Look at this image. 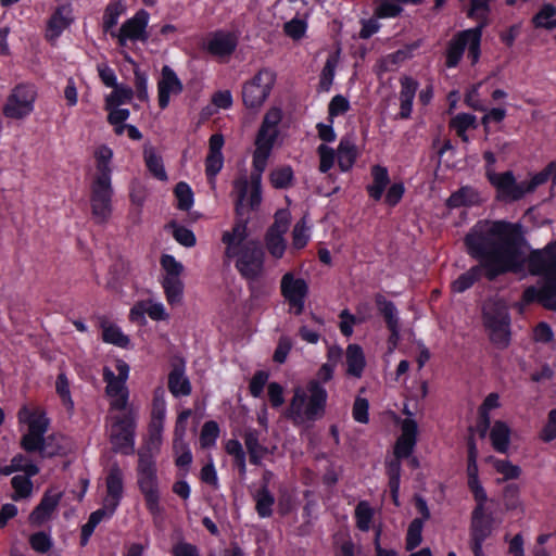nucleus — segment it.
I'll return each mask as SVG.
<instances>
[{"mask_svg": "<svg viewBox=\"0 0 556 556\" xmlns=\"http://www.w3.org/2000/svg\"><path fill=\"white\" fill-rule=\"evenodd\" d=\"M468 254L480 261L452 282V290L463 293L477 282L484 270L489 280L502 274L518 271L523 261L526 242L522 226L507 220H479L466 235Z\"/></svg>", "mask_w": 556, "mask_h": 556, "instance_id": "obj_1", "label": "nucleus"}, {"mask_svg": "<svg viewBox=\"0 0 556 556\" xmlns=\"http://www.w3.org/2000/svg\"><path fill=\"white\" fill-rule=\"evenodd\" d=\"M327 397V391L319 381L311 380L306 389L294 390L287 416L296 425L314 422L324 417Z\"/></svg>", "mask_w": 556, "mask_h": 556, "instance_id": "obj_2", "label": "nucleus"}, {"mask_svg": "<svg viewBox=\"0 0 556 556\" xmlns=\"http://www.w3.org/2000/svg\"><path fill=\"white\" fill-rule=\"evenodd\" d=\"M137 477L138 486L144 495L149 511L153 515L160 514L155 455L150 446L138 451Z\"/></svg>", "mask_w": 556, "mask_h": 556, "instance_id": "obj_3", "label": "nucleus"}, {"mask_svg": "<svg viewBox=\"0 0 556 556\" xmlns=\"http://www.w3.org/2000/svg\"><path fill=\"white\" fill-rule=\"evenodd\" d=\"M483 323L491 342L501 350L510 342V318L507 307L501 302H489L483 306Z\"/></svg>", "mask_w": 556, "mask_h": 556, "instance_id": "obj_4", "label": "nucleus"}, {"mask_svg": "<svg viewBox=\"0 0 556 556\" xmlns=\"http://www.w3.org/2000/svg\"><path fill=\"white\" fill-rule=\"evenodd\" d=\"M109 441L114 453L131 455L135 452V419L129 414L111 418Z\"/></svg>", "mask_w": 556, "mask_h": 556, "instance_id": "obj_5", "label": "nucleus"}, {"mask_svg": "<svg viewBox=\"0 0 556 556\" xmlns=\"http://www.w3.org/2000/svg\"><path fill=\"white\" fill-rule=\"evenodd\" d=\"M276 75L268 68H262L242 89L243 103L249 109H258L268 98Z\"/></svg>", "mask_w": 556, "mask_h": 556, "instance_id": "obj_6", "label": "nucleus"}, {"mask_svg": "<svg viewBox=\"0 0 556 556\" xmlns=\"http://www.w3.org/2000/svg\"><path fill=\"white\" fill-rule=\"evenodd\" d=\"M113 188L111 178H96L91 185V214L93 219L99 223H105L112 213Z\"/></svg>", "mask_w": 556, "mask_h": 556, "instance_id": "obj_7", "label": "nucleus"}, {"mask_svg": "<svg viewBox=\"0 0 556 556\" xmlns=\"http://www.w3.org/2000/svg\"><path fill=\"white\" fill-rule=\"evenodd\" d=\"M236 267L239 273L247 279L257 278L264 266V251L258 242L247 241L239 250H237Z\"/></svg>", "mask_w": 556, "mask_h": 556, "instance_id": "obj_8", "label": "nucleus"}, {"mask_svg": "<svg viewBox=\"0 0 556 556\" xmlns=\"http://www.w3.org/2000/svg\"><path fill=\"white\" fill-rule=\"evenodd\" d=\"M261 181L262 174L258 173H251L250 180L245 176L235 180L233 192L236 194V213L239 217H242L244 214L243 211L249 190L250 195L248 199V204L250 208L255 210L260 205L262 200Z\"/></svg>", "mask_w": 556, "mask_h": 556, "instance_id": "obj_9", "label": "nucleus"}, {"mask_svg": "<svg viewBox=\"0 0 556 556\" xmlns=\"http://www.w3.org/2000/svg\"><path fill=\"white\" fill-rule=\"evenodd\" d=\"M489 181L496 190V199L502 202H515L525 197V182H518L511 170L496 173L489 170Z\"/></svg>", "mask_w": 556, "mask_h": 556, "instance_id": "obj_10", "label": "nucleus"}, {"mask_svg": "<svg viewBox=\"0 0 556 556\" xmlns=\"http://www.w3.org/2000/svg\"><path fill=\"white\" fill-rule=\"evenodd\" d=\"M35 98L36 93L31 87L16 86L3 106V114L9 118H24L33 111Z\"/></svg>", "mask_w": 556, "mask_h": 556, "instance_id": "obj_11", "label": "nucleus"}, {"mask_svg": "<svg viewBox=\"0 0 556 556\" xmlns=\"http://www.w3.org/2000/svg\"><path fill=\"white\" fill-rule=\"evenodd\" d=\"M148 22L149 13L141 9L121 26L118 33L111 31V36L116 37L122 47L126 46L127 40L146 42L149 39Z\"/></svg>", "mask_w": 556, "mask_h": 556, "instance_id": "obj_12", "label": "nucleus"}, {"mask_svg": "<svg viewBox=\"0 0 556 556\" xmlns=\"http://www.w3.org/2000/svg\"><path fill=\"white\" fill-rule=\"evenodd\" d=\"M529 269L544 279H556V240L529 255Z\"/></svg>", "mask_w": 556, "mask_h": 556, "instance_id": "obj_13", "label": "nucleus"}, {"mask_svg": "<svg viewBox=\"0 0 556 556\" xmlns=\"http://www.w3.org/2000/svg\"><path fill=\"white\" fill-rule=\"evenodd\" d=\"M48 420L43 416H30L28 431L21 439V446L27 453L40 452L48 431Z\"/></svg>", "mask_w": 556, "mask_h": 556, "instance_id": "obj_14", "label": "nucleus"}, {"mask_svg": "<svg viewBox=\"0 0 556 556\" xmlns=\"http://www.w3.org/2000/svg\"><path fill=\"white\" fill-rule=\"evenodd\" d=\"M123 471L118 464L114 462L106 477V497L104 498L103 508L114 514L123 495Z\"/></svg>", "mask_w": 556, "mask_h": 556, "instance_id": "obj_15", "label": "nucleus"}, {"mask_svg": "<svg viewBox=\"0 0 556 556\" xmlns=\"http://www.w3.org/2000/svg\"><path fill=\"white\" fill-rule=\"evenodd\" d=\"M182 89V83L176 73L168 65H164L161 72V78L157 83L160 108L166 109L169 103L170 94L177 96L181 93Z\"/></svg>", "mask_w": 556, "mask_h": 556, "instance_id": "obj_16", "label": "nucleus"}, {"mask_svg": "<svg viewBox=\"0 0 556 556\" xmlns=\"http://www.w3.org/2000/svg\"><path fill=\"white\" fill-rule=\"evenodd\" d=\"M494 518L486 514L484 507L476 506L471 513L470 542L483 543L493 531Z\"/></svg>", "mask_w": 556, "mask_h": 556, "instance_id": "obj_17", "label": "nucleus"}, {"mask_svg": "<svg viewBox=\"0 0 556 556\" xmlns=\"http://www.w3.org/2000/svg\"><path fill=\"white\" fill-rule=\"evenodd\" d=\"M61 497L62 492L46 491L40 503L30 513L29 522L39 526L46 521L59 505Z\"/></svg>", "mask_w": 556, "mask_h": 556, "instance_id": "obj_18", "label": "nucleus"}, {"mask_svg": "<svg viewBox=\"0 0 556 556\" xmlns=\"http://www.w3.org/2000/svg\"><path fill=\"white\" fill-rule=\"evenodd\" d=\"M247 237V219L241 218L236 223L231 231H226L223 235L222 240L227 245L225 256L227 258L235 257L237 250L245 243Z\"/></svg>", "mask_w": 556, "mask_h": 556, "instance_id": "obj_19", "label": "nucleus"}, {"mask_svg": "<svg viewBox=\"0 0 556 556\" xmlns=\"http://www.w3.org/2000/svg\"><path fill=\"white\" fill-rule=\"evenodd\" d=\"M418 89V81L409 76L401 78V92H400V118H408L412 113L413 100Z\"/></svg>", "mask_w": 556, "mask_h": 556, "instance_id": "obj_20", "label": "nucleus"}, {"mask_svg": "<svg viewBox=\"0 0 556 556\" xmlns=\"http://www.w3.org/2000/svg\"><path fill=\"white\" fill-rule=\"evenodd\" d=\"M168 389L176 397L187 396L191 393V384L185 376L184 363L174 364L168 375Z\"/></svg>", "mask_w": 556, "mask_h": 556, "instance_id": "obj_21", "label": "nucleus"}, {"mask_svg": "<svg viewBox=\"0 0 556 556\" xmlns=\"http://www.w3.org/2000/svg\"><path fill=\"white\" fill-rule=\"evenodd\" d=\"M281 293L287 301L305 299L308 293V286L302 278H294L293 274L287 273L281 278Z\"/></svg>", "mask_w": 556, "mask_h": 556, "instance_id": "obj_22", "label": "nucleus"}, {"mask_svg": "<svg viewBox=\"0 0 556 556\" xmlns=\"http://www.w3.org/2000/svg\"><path fill=\"white\" fill-rule=\"evenodd\" d=\"M71 9L68 7H60L50 17L47 28V39L54 41L61 33L70 26L72 18L70 17Z\"/></svg>", "mask_w": 556, "mask_h": 556, "instance_id": "obj_23", "label": "nucleus"}, {"mask_svg": "<svg viewBox=\"0 0 556 556\" xmlns=\"http://www.w3.org/2000/svg\"><path fill=\"white\" fill-rule=\"evenodd\" d=\"M281 119V112L279 109L269 110L264 116L261 128L258 129L256 140L260 142L274 143L277 129L276 126Z\"/></svg>", "mask_w": 556, "mask_h": 556, "instance_id": "obj_24", "label": "nucleus"}, {"mask_svg": "<svg viewBox=\"0 0 556 556\" xmlns=\"http://www.w3.org/2000/svg\"><path fill=\"white\" fill-rule=\"evenodd\" d=\"M490 440L493 448L498 453H506L510 443V429L502 420H496L490 431Z\"/></svg>", "mask_w": 556, "mask_h": 556, "instance_id": "obj_25", "label": "nucleus"}, {"mask_svg": "<svg viewBox=\"0 0 556 556\" xmlns=\"http://www.w3.org/2000/svg\"><path fill=\"white\" fill-rule=\"evenodd\" d=\"M258 435V431L254 429H247L243 434V440L249 453L250 462L254 465H260L262 458L267 453V447L260 443Z\"/></svg>", "mask_w": 556, "mask_h": 556, "instance_id": "obj_26", "label": "nucleus"}, {"mask_svg": "<svg viewBox=\"0 0 556 556\" xmlns=\"http://www.w3.org/2000/svg\"><path fill=\"white\" fill-rule=\"evenodd\" d=\"M237 42L230 34H216L207 45L208 51L218 56L231 54L236 49Z\"/></svg>", "mask_w": 556, "mask_h": 556, "instance_id": "obj_27", "label": "nucleus"}, {"mask_svg": "<svg viewBox=\"0 0 556 556\" xmlns=\"http://www.w3.org/2000/svg\"><path fill=\"white\" fill-rule=\"evenodd\" d=\"M348 374L359 378L365 367V355L358 344H350L346 348Z\"/></svg>", "mask_w": 556, "mask_h": 556, "instance_id": "obj_28", "label": "nucleus"}, {"mask_svg": "<svg viewBox=\"0 0 556 556\" xmlns=\"http://www.w3.org/2000/svg\"><path fill=\"white\" fill-rule=\"evenodd\" d=\"M371 176L374 182L367 187V191L372 199L378 201L381 199L382 193L390 181L388 169L383 166L375 165L371 168Z\"/></svg>", "mask_w": 556, "mask_h": 556, "instance_id": "obj_29", "label": "nucleus"}, {"mask_svg": "<svg viewBox=\"0 0 556 556\" xmlns=\"http://www.w3.org/2000/svg\"><path fill=\"white\" fill-rule=\"evenodd\" d=\"M253 498L255 501V510L261 518H268L273 515L275 496L268 488L261 486L253 495Z\"/></svg>", "mask_w": 556, "mask_h": 556, "instance_id": "obj_30", "label": "nucleus"}, {"mask_svg": "<svg viewBox=\"0 0 556 556\" xmlns=\"http://www.w3.org/2000/svg\"><path fill=\"white\" fill-rule=\"evenodd\" d=\"M100 327L102 329V339L104 342L117 345L119 348H126L128 345V337L123 334L121 329L110 323L108 319L102 318L100 320Z\"/></svg>", "mask_w": 556, "mask_h": 556, "instance_id": "obj_31", "label": "nucleus"}, {"mask_svg": "<svg viewBox=\"0 0 556 556\" xmlns=\"http://www.w3.org/2000/svg\"><path fill=\"white\" fill-rule=\"evenodd\" d=\"M467 47V37H463V31L458 33L448 43L446 51V66L455 67Z\"/></svg>", "mask_w": 556, "mask_h": 556, "instance_id": "obj_32", "label": "nucleus"}, {"mask_svg": "<svg viewBox=\"0 0 556 556\" xmlns=\"http://www.w3.org/2000/svg\"><path fill=\"white\" fill-rule=\"evenodd\" d=\"M356 159V148L350 139H342L338 147V164L341 170H349Z\"/></svg>", "mask_w": 556, "mask_h": 556, "instance_id": "obj_33", "label": "nucleus"}, {"mask_svg": "<svg viewBox=\"0 0 556 556\" xmlns=\"http://www.w3.org/2000/svg\"><path fill=\"white\" fill-rule=\"evenodd\" d=\"M143 156L149 172L159 180H166L167 174L165 172L162 157L156 154L154 148L146 147Z\"/></svg>", "mask_w": 556, "mask_h": 556, "instance_id": "obj_34", "label": "nucleus"}, {"mask_svg": "<svg viewBox=\"0 0 556 556\" xmlns=\"http://www.w3.org/2000/svg\"><path fill=\"white\" fill-rule=\"evenodd\" d=\"M375 302L388 328L400 326L397 309L393 302L387 300L382 294H376Z\"/></svg>", "mask_w": 556, "mask_h": 556, "instance_id": "obj_35", "label": "nucleus"}, {"mask_svg": "<svg viewBox=\"0 0 556 556\" xmlns=\"http://www.w3.org/2000/svg\"><path fill=\"white\" fill-rule=\"evenodd\" d=\"M113 514L103 507L91 513L87 523L81 527L80 545L86 546L89 538L94 531V528L104 519L111 517Z\"/></svg>", "mask_w": 556, "mask_h": 556, "instance_id": "obj_36", "label": "nucleus"}, {"mask_svg": "<svg viewBox=\"0 0 556 556\" xmlns=\"http://www.w3.org/2000/svg\"><path fill=\"white\" fill-rule=\"evenodd\" d=\"M113 156V152L106 146L99 147L94 152L97 160V173L96 178H111L110 161Z\"/></svg>", "mask_w": 556, "mask_h": 556, "instance_id": "obj_37", "label": "nucleus"}, {"mask_svg": "<svg viewBox=\"0 0 556 556\" xmlns=\"http://www.w3.org/2000/svg\"><path fill=\"white\" fill-rule=\"evenodd\" d=\"M482 27V25H479L475 28L463 30V37H467L468 56L472 63H476L480 56Z\"/></svg>", "mask_w": 556, "mask_h": 556, "instance_id": "obj_38", "label": "nucleus"}, {"mask_svg": "<svg viewBox=\"0 0 556 556\" xmlns=\"http://www.w3.org/2000/svg\"><path fill=\"white\" fill-rule=\"evenodd\" d=\"M556 7L547 3L533 16L532 23L535 27L554 29L556 28Z\"/></svg>", "mask_w": 556, "mask_h": 556, "instance_id": "obj_39", "label": "nucleus"}, {"mask_svg": "<svg viewBox=\"0 0 556 556\" xmlns=\"http://www.w3.org/2000/svg\"><path fill=\"white\" fill-rule=\"evenodd\" d=\"M64 438L59 434H51L45 438V443L40 446V456L53 457L56 455H61L65 452V446L63 444Z\"/></svg>", "mask_w": 556, "mask_h": 556, "instance_id": "obj_40", "label": "nucleus"}, {"mask_svg": "<svg viewBox=\"0 0 556 556\" xmlns=\"http://www.w3.org/2000/svg\"><path fill=\"white\" fill-rule=\"evenodd\" d=\"M256 149L253 154V170L252 173L263 174L266 168L267 159L270 154L274 143L260 142L255 140Z\"/></svg>", "mask_w": 556, "mask_h": 556, "instance_id": "obj_41", "label": "nucleus"}, {"mask_svg": "<svg viewBox=\"0 0 556 556\" xmlns=\"http://www.w3.org/2000/svg\"><path fill=\"white\" fill-rule=\"evenodd\" d=\"M488 462L492 464L494 469L503 475L504 480L518 479L521 475V468L511 464L509 460L497 459L493 456L488 457Z\"/></svg>", "mask_w": 556, "mask_h": 556, "instance_id": "obj_42", "label": "nucleus"}, {"mask_svg": "<svg viewBox=\"0 0 556 556\" xmlns=\"http://www.w3.org/2000/svg\"><path fill=\"white\" fill-rule=\"evenodd\" d=\"M125 5L122 1H115L108 4L103 14V29L104 31H113L112 28L116 26L118 17L124 13Z\"/></svg>", "mask_w": 556, "mask_h": 556, "instance_id": "obj_43", "label": "nucleus"}, {"mask_svg": "<svg viewBox=\"0 0 556 556\" xmlns=\"http://www.w3.org/2000/svg\"><path fill=\"white\" fill-rule=\"evenodd\" d=\"M163 288L169 304L180 303L182 299L184 283L180 278H164Z\"/></svg>", "mask_w": 556, "mask_h": 556, "instance_id": "obj_44", "label": "nucleus"}, {"mask_svg": "<svg viewBox=\"0 0 556 556\" xmlns=\"http://www.w3.org/2000/svg\"><path fill=\"white\" fill-rule=\"evenodd\" d=\"M375 15L380 18L395 17L403 11L401 0H376Z\"/></svg>", "mask_w": 556, "mask_h": 556, "instance_id": "obj_45", "label": "nucleus"}, {"mask_svg": "<svg viewBox=\"0 0 556 556\" xmlns=\"http://www.w3.org/2000/svg\"><path fill=\"white\" fill-rule=\"evenodd\" d=\"M477 194L470 187H463L456 192L452 193L447 199L446 204L450 207H459L463 205H470L476 201Z\"/></svg>", "mask_w": 556, "mask_h": 556, "instance_id": "obj_46", "label": "nucleus"}, {"mask_svg": "<svg viewBox=\"0 0 556 556\" xmlns=\"http://www.w3.org/2000/svg\"><path fill=\"white\" fill-rule=\"evenodd\" d=\"M540 304L551 311H556V279H545L541 287Z\"/></svg>", "mask_w": 556, "mask_h": 556, "instance_id": "obj_47", "label": "nucleus"}, {"mask_svg": "<svg viewBox=\"0 0 556 556\" xmlns=\"http://www.w3.org/2000/svg\"><path fill=\"white\" fill-rule=\"evenodd\" d=\"M177 207L181 211H189L193 205V192L188 184L180 181L175 187Z\"/></svg>", "mask_w": 556, "mask_h": 556, "instance_id": "obj_48", "label": "nucleus"}, {"mask_svg": "<svg viewBox=\"0 0 556 556\" xmlns=\"http://www.w3.org/2000/svg\"><path fill=\"white\" fill-rule=\"evenodd\" d=\"M374 510L369 503L366 501H361L355 508L357 528L362 531H368Z\"/></svg>", "mask_w": 556, "mask_h": 556, "instance_id": "obj_49", "label": "nucleus"}, {"mask_svg": "<svg viewBox=\"0 0 556 556\" xmlns=\"http://www.w3.org/2000/svg\"><path fill=\"white\" fill-rule=\"evenodd\" d=\"M103 379L106 382V394L109 396H117V394L127 392L126 381L117 378L108 367L103 369Z\"/></svg>", "mask_w": 556, "mask_h": 556, "instance_id": "obj_50", "label": "nucleus"}, {"mask_svg": "<svg viewBox=\"0 0 556 556\" xmlns=\"http://www.w3.org/2000/svg\"><path fill=\"white\" fill-rule=\"evenodd\" d=\"M270 182L277 189H286L291 186L293 170L290 166H283L274 169L270 173Z\"/></svg>", "mask_w": 556, "mask_h": 556, "instance_id": "obj_51", "label": "nucleus"}, {"mask_svg": "<svg viewBox=\"0 0 556 556\" xmlns=\"http://www.w3.org/2000/svg\"><path fill=\"white\" fill-rule=\"evenodd\" d=\"M12 488L15 493L12 495L14 501L26 498L31 494L33 482L26 476H14L11 480Z\"/></svg>", "mask_w": 556, "mask_h": 556, "instance_id": "obj_52", "label": "nucleus"}, {"mask_svg": "<svg viewBox=\"0 0 556 556\" xmlns=\"http://www.w3.org/2000/svg\"><path fill=\"white\" fill-rule=\"evenodd\" d=\"M422 519L415 518L408 526L407 534H406V549L413 551L418 545H420L422 541L421 532H422Z\"/></svg>", "mask_w": 556, "mask_h": 556, "instance_id": "obj_53", "label": "nucleus"}, {"mask_svg": "<svg viewBox=\"0 0 556 556\" xmlns=\"http://www.w3.org/2000/svg\"><path fill=\"white\" fill-rule=\"evenodd\" d=\"M114 90L106 98V109H111L112 106H117L119 104L126 103L132 98V90L125 86L116 85L113 87Z\"/></svg>", "mask_w": 556, "mask_h": 556, "instance_id": "obj_54", "label": "nucleus"}, {"mask_svg": "<svg viewBox=\"0 0 556 556\" xmlns=\"http://www.w3.org/2000/svg\"><path fill=\"white\" fill-rule=\"evenodd\" d=\"M266 249L275 258L282 257L286 250V242L283 236L266 232L265 237Z\"/></svg>", "mask_w": 556, "mask_h": 556, "instance_id": "obj_55", "label": "nucleus"}, {"mask_svg": "<svg viewBox=\"0 0 556 556\" xmlns=\"http://www.w3.org/2000/svg\"><path fill=\"white\" fill-rule=\"evenodd\" d=\"M169 226L173 228L175 240L181 245L191 248L195 244V236L190 229L179 226L175 222H172Z\"/></svg>", "mask_w": 556, "mask_h": 556, "instance_id": "obj_56", "label": "nucleus"}, {"mask_svg": "<svg viewBox=\"0 0 556 556\" xmlns=\"http://www.w3.org/2000/svg\"><path fill=\"white\" fill-rule=\"evenodd\" d=\"M219 434V428L216 421H206L201 431L200 442L202 447H208L214 445Z\"/></svg>", "mask_w": 556, "mask_h": 556, "instance_id": "obj_57", "label": "nucleus"}, {"mask_svg": "<svg viewBox=\"0 0 556 556\" xmlns=\"http://www.w3.org/2000/svg\"><path fill=\"white\" fill-rule=\"evenodd\" d=\"M289 224H290L289 212L286 210H280L275 214V222L268 228L267 232L283 236L289 228Z\"/></svg>", "mask_w": 556, "mask_h": 556, "instance_id": "obj_58", "label": "nucleus"}, {"mask_svg": "<svg viewBox=\"0 0 556 556\" xmlns=\"http://www.w3.org/2000/svg\"><path fill=\"white\" fill-rule=\"evenodd\" d=\"M337 66V61L332 58L327 59L325 66L320 74L319 80V89L324 91H328L330 86L332 85L334 77V70Z\"/></svg>", "mask_w": 556, "mask_h": 556, "instance_id": "obj_59", "label": "nucleus"}, {"mask_svg": "<svg viewBox=\"0 0 556 556\" xmlns=\"http://www.w3.org/2000/svg\"><path fill=\"white\" fill-rule=\"evenodd\" d=\"M56 392L68 410L73 409L74 403L71 399L70 383L65 374L61 372L56 378Z\"/></svg>", "mask_w": 556, "mask_h": 556, "instance_id": "obj_60", "label": "nucleus"}, {"mask_svg": "<svg viewBox=\"0 0 556 556\" xmlns=\"http://www.w3.org/2000/svg\"><path fill=\"white\" fill-rule=\"evenodd\" d=\"M475 115L460 113L451 119L450 125L456 131V134H463L464 131H467L468 128L475 127Z\"/></svg>", "mask_w": 556, "mask_h": 556, "instance_id": "obj_61", "label": "nucleus"}, {"mask_svg": "<svg viewBox=\"0 0 556 556\" xmlns=\"http://www.w3.org/2000/svg\"><path fill=\"white\" fill-rule=\"evenodd\" d=\"M161 265L166 271L164 278H179L184 270L181 263L177 262L172 255H163L161 258Z\"/></svg>", "mask_w": 556, "mask_h": 556, "instance_id": "obj_62", "label": "nucleus"}, {"mask_svg": "<svg viewBox=\"0 0 556 556\" xmlns=\"http://www.w3.org/2000/svg\"><path fill=\"white\" fill-rule=\"evenodd\" d=\"M29 544L38 553H47L52 546L50 536L42 531L34 533L29 538Z\"/></svg>", "mask_w": 556, "mask_h": 556, "instance_id": "obj_63", "label": "nucleus"}, {"mask_svg": "<svg viewBox=\"0 0 556 556\" xmlns=\"http://www.w3.org/2000/svg\"><path fill=\"white\" fill-rule=\"evenodd\" d=\"M285 33L292 39H301L306 30V23L300 18H293L287 22L283 26Z\"/></svg>", "mask_w": 556, "mask_h": 556, "instance_id": "obj_64", "label": "nucleus"}]
</instances>
